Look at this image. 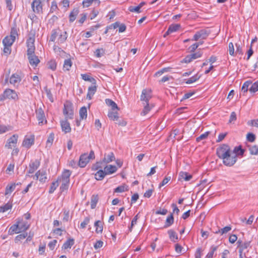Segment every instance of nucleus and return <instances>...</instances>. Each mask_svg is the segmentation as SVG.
<instances>
[{"mask_svg": "<svg viewBox=\"0 0 258 258\" xmlns=\"http://www.w3.org/2000/svg\"><path fill=\"white\" fill-rule=\"evenodd\" d=\"M218 157L222 159L223 163L227 166H232L236 162L237 158L234 153L232 152L230 147L226 144H223L216 150Z\"/></svg>", "mask_w": 258, "mask_h": 258, "instance_id": "f257e3e1", "label": "nucleus"}, {"mask_svg": "<svg viewBox=\"0 0 258 258\" xmlns=\"http://www.w3.org/2000/svg\"><path fill=\"white\" fill-rule=\"evenodd\" d=\"M95 154L93 150H91L88 155L87 153H84L80 157L78 162V165L81 168L85 167L89 161L91 159H95Z\"/></svg>", "mask_w": 258, "mask_h": 258, "instance_id": "f03ea898", "label": "nucleus"}, {"mask_svg": "<svg viewBox=\"0 0 258 258\" xmlns=\"http://www.w3.org/2000/svg\"><path fill=\"white\" fill-rule=\"evenodd\" d=\"M12 99L14 100H18V95L17 93L14 90L11 89H6L0 98V101H3L5 99Z\"/></svg>", "mask_w": 258, "mask_h": 258, "instance_id": "7ed1b4c3", "label": "nucleus"}, {"mask_svg": "<svg viewBox=\"0 0 258 258\" xmlns=\"http://www.w3.org/2000/svg\"><path fill=\"white\" fill-rule=\"evenodd\" d=\"M63 113L66 118L72 119L74 116L73 104L70 102H66L64 104Z\"/></svg>", "mask_w": 258, "mask_h": 258, "instance_id": "20e7f679", "label": "nucleus"}, {"mask_svg": "<svg viewBox=\"0 0 258 258\" xmlns=\"http://www.w3.org/2000/svg\"><path fill=\"white\" fill-rule=\"evenodd\" d=\"M36 115L39 125H42L47 122L44 111L41 107L36 110Z\"/></svg>", "mask_w": 258, "mask_h": 258, "instance_id": "39448f33", "label": "nucleus"}, {"mask_svg": "<svg viewBox=\"0 0 258 258\" xmlns=\"http://www.w3.org/2000/svg\"><path fill=\"white\" fill-rule=\"evenodd\" d=\"M209 34L210 33L205 29L200 30L196 33L191 40L192 41H198L200 39H206Z\"/></svg>", "mask_w": 258, "mask_h": 258, "instance_id": "423d86ee", "label": "nucleus"}, {"mask_svg": "<svg viewBox=\"0 0 258 258\" xmlns=\"http://www.w3.org/2000/svg\"><path fill=\"white\" fill-rule=\"evenodd\" d=\"M42 2L40 0H34L31 4V7L35 13L40 14L42 13Z\"/></svg>", "mask_w": 258, "mask_h": 258, "instance_id": "0eeeda50", "label": "nucleus"}, {"mask_svg": "<svg viewBox=\"0 0 258 258\" xmlns=\"http://www.w3.org/2000/svg\"><path fill=\"white\" fill-rule=\"evenodd\" d=\"M18 135H13L7 140V143L5 145V147L8 149H12V147H15L18 142Z\"/></svg>", "mask_w": 258, "mask_h": 258, "instance_id": "6e6552de", "label": "nucleus"}, {"mask_svg": "<svg viewBox=\"0 0 258 258\" xmlns=\"http://www.w3.org/2000/svg\"><path fill=\"white\" fill-rule=\"evenodd\" d=\"M151 91L150 90L144 89L141 95V100L144 102L143 103H149L151 98Z\"/></svg>", "mask_w": 258, "mask_h": 258, "instance_id": "1a4fd4ad", "label": "nucleus"}, {"mask_svg": "<svg viewBox=\"0 0 258 258\" xmlns=\"http://www.w3.org/2000/svg\"><path fill=\"white\" fill-rule=\"evenodd\" d=\"M22 74L16 73L12 75L10 78V84L15 86L20 83L22 80Z\"/></svg>", "mask_w": 258, "mask_h": 258, "instance_id": "9d476101", "label": "nucleus"}, {"mask_svg": "<svg viewBox=\"0 0 258 258\" xmlns=\"http://www.w3.org/2000/svg\"><path fill=\"white\" fill-rule=\"evenodd\" d=\"M251 242L250 241L243 242L241 240H238L237 242L238 251L244 252V250L250 247Z\"/></svg>", "mask_w": 258, "mask_h": 258, "instance_id": "9b49d317", "label": "nucleus"}, {"mask_svg": "<svg viewBox=\"0 0 258 258\" xmlns=\"http://www.w3.org/2000/svg\"><path fill=\"white\" fill-rule=\"evenodd\" d=\"M40 162L38 160L31 161L29 164V169L28 171V174L33 173L39 167Z\"/></svg>", "mask_w": 258, "mask_h": 258, "instance_id": "f8f14e48", "label": "nucleus"}, {"mask_svg": "<svg viewBox=\"0 0 258 258\" xmlns=\"http://www.w3.org/2000/svg\"><path fill=\"white\" fill-rule=\"evenodd\" d=\"M57 37L58 38L56 43H57L58 44H60L66 41L68 37V34L66 31L62 32L59 29V34Z\"/></svg>", "mask_w": 258, "mask_h": 258, "instance_id": "ddd939ff", "label": "nucleus"}, {"mask_svg": "<svg viewBox=\"0 0 258 258\" xmlns=\"http://www.w3.org/2000/svg\"><path fill=\"white\" fill-rule=\"evenodd\" d=\"M97 85L96 84H92V86H90L88 89V93L87 95V99L91 100L93 96L95 94L97 91Z\"/></svg>", "mask_w": 258, "mask_h": 258, "instance_id": "4468645a", "label": "nucleus"}, {"mask_svg": "<svg viewBox=\"0 0 258 258\" xmlns=\"http://www.w3.org/2000/svg\"><path fill=\"white\" fill-rule=\"evenodd\" d=\"M71 171L69 170L65 169L61 174L60 177H58L57 179L59 181H70V177L71 175Z\"/></svg>", "mask_w": 258, "mask_h": 258, "instance_id": "2eb2a0df", "label": "nucleus"}, {"mask_svg": "<svg viewBox=\"0 0 258 258\" xmlns=\"http://www.w3.org/2000/svg\"><path fill=\"white\" fill-rule=\"evenodd\" d=\"M34 143V136L30 138H25L22 143V146L25 148L29 149Z\"/></svg>", "mask_w": 258, "mask_h": 258, "instance_id": "dca6fc26", "label": "nucleus"}, {"mask_svg": "<svg viewBox=\"0 0 258 258\" xmlns=\"http://www.w3.org/2000/svg\"><path fill=\"white\" fill-rule=\"evenodd\" d=\"M60 124L62 131L64 132V133L66 134L71 132V128L70 123L67 120V118L64 120L61 121Z\"/></svg>", "mask_w": 258, "mask_h": 258, "instance_id": "f3484780", "label": "nucleus"}, {"mask_svg": "<svg viewBox=\"0 0 258 258\" xmlns=\"http://www.w3.org/2000/svg\"><path fill=\"white\" fill-rule=\"evenodd\" d=\"M20 232H25L29 228V224L26 221L21 220L17 222Z\"/></svg>", "mask_w": 258, "mask_h": 258, "instance_id": "a211bd4d", "label": "nucleus"}, {"mask_svg": "<svg viewBox=\"0 0 258 258\" xmlns=\"http://www.w3.org/2000/svg\"><path fill=\"white\" fill-rule=\"evenodd\" d=\"M117 167L114 165H106L104 168V170L106 175L111 174L115 173L117 171Z\"/></svg>", "mask_w": 258, "mask_h": 258, "instance_id": "6ab92c4d", "label": "nucleus"}, {"mask_svg": "<svg viewBox=\"0 0 258 258\" xmlns=\"http://www.w3.org/2000/svg\"><path fill=\"white\" fill-rule=\"evenodd\" d=\"M115 159L114 154L112 152H110L108 154H105L102 162L107 164L115 160Z\"/></svg>", "mask_w": 258, "mask_h": 258, "instance_id": "aec40b11", "label": "nucleus"}, {"mask_svg": "<svg viewBox=\"0 0 258 258\" xmlns=\"http://www.w3.org/2000/svg\"><path fill=\"white\" fill-rule=\"evenodd\" d=\"M30 64L32 66L36 67L39 63L40 60L35 54L28 56Z\"/></svg>", "mask_w": 258, "mask_h": 258, "instance_id": "412c9836", "label": "nucleus"}, {"mask_svg": "<svg viewBox=\"0 0 258 258\" xmlns=\"http://www.w3.org/2000/svg\"><path fill=\"white\" fill-rule=\"evenodd\" d=\"M118 110H109L108 113V118L112 120L113 121H117L119 119L118 113L117 112Z\"/></svg>", "mask_w": 258, "mask_h": 258, "instance_id": "4be33fe9", "label": "nucleus"}, {"mask_svg": "<svg viewBox=\"0 0 258 258\" xmlns=\"http://www.w3.org/2000/svg\"><path fill=\"white\" fill-rule=\"evenodd\" d=\"M106 104L109 107H111V110H119V108L117 106V104L110 99H105Z\"/></svg>", "mask_w": 258, "mask_h": 258, "instance_id": "5701e85b", "label": "nucleus"}, {"mask_svg": "<svg viewBox=\"0 0 258 258\" xmlns=\"http://www.w3.org/2000/svg\"><path fill=\"white\" fill-rule=\"evenodd\" d=\"M144 105V109L141 114L143 116L146 115L152 108L154 107V105L152 104H149V103H143Z\"/></svg>", "mask_w": 258, "mask_h": 258, "instance_id": "b1692460", "label": "nucleus"}, {"mask_svg": "<svg viewBox=\"0 0 258 258\" xmlns=\"http://www.w3.org/2000/svg\"><path fill=\"white\" fill-rule=\"evenodd\" d=\"M20 232H21L19 228V224H18L17 222L11 226L9 230V233L10 235H12L14 233H19Z\"/></svg>", "mask_w": 258, "mask_h": 258, "instance_id": "393cba45", "label": "nucleus"}, {"mask_svg": "<svg viewBox=\"0 0 258 258\" xmlns=\"http://www.w3.org/2000/svg\"><path fill=\"white\" fill-rule=\"evenodd\" d=\"M95 178L97 180H101L106 175L105 172L104 170L102 169H99L98 171L95 174Z\"/></svg>", "mask_w": 258, "mask_h": 258, "instance_id": "a878e982", "label": "nucleus"}, {"mask_svg": "<svg viewBox=\"0 0 258 258\" xmlns=\"http://www.w3.org/2000/svg\"><path fill=\"white\" fill-rule=\"evenodd\" d=\"M16 186V184L15 183H12L7 185L6 187L5 195L6 196L11 194L15 190Z\"/></svg>", "mask_w": 258, "mask_h": 258, "instance_id": "bb28decb", "label": "nucleus"}, {"mask_svg": "<svg viewBox=\"0 0 258 258\" xmlns=\"http://www.w3.org/2000/svg\"><path fill=\"white\" fill-rule=\"evenodd\" d=\"M74 243V239L73 238H69L63 243L62 248L64 249L71 248Z\"/></svg>", "mask_w": 258, "mask_h": 258, "instance_id": "cd10ccee", "label": "nucleus"}, {"mask_svg": "<svg viewBox=\"0 0 258 258\" xmlns=\"http://www.w3.org/2000/svg\"><path fill=\"white\" fill-rule=\"evenodd\" d=\"M81 77L82 79L85 81H89L92 84H96V80L94 78L87 74H81Z\"/></svg>", "mask_w": 258, "mask_h": 258, "instance_id": "c85d7f7f", "label": "nucleus"}, {"mask_svg": "<svg viewBox=\"0 0 258 258\" xmlns=\"http://www.w3.org/2000/svg\"><path fill=\"white\" fill-rule=\"evenodd\" d=\"M168 234L171 241L175 242L178 240V236L176 233L173 230L170 229L168 231Z\"/></svg>", "mask_w": 258, "mask_h": 258, "instance_id": "c756f323", "label": "nucleus"}, {"mask_svg": "<svg viewBox=\"0 0 258 258\" xmlns=\"http://www.w3.org/2000/svg\"><path fill=\"white\" fill-rule=\"evenodd\" d=\"M192 178L190 174H188L186 172H180L179 174V180L183 179L185 181H189Z\"/></svg>", "mask_w": 258, "mask_h": 258, "instance_id": "7c9ffc66", "label": "nucleus"}, {"mask_svg": "<svg viewBox=\"0 0 258 258\" xmlns=\"http://www.w3.org/2000/svg\"><path fill=\"white\" fill-rule=\"evenodd\" d=\"M12 208V203L11 202H8L3 206L0 207V212L4 213L8 211L9 210L11 209Z\"/></svg>", "mask_w": 258, "mask_h": 258, "instance_id": "2f4dec72", "label": "nucleus"}, {"mask_svg": "<svg viewBox=\"0 0 258 258\" xmlns=\"http://www.w3.org/2000/svg\"><path fill=\"white\" fill-rule=\"evenodd\" d=\"M94 226L96 228V232L97 233H102L103 231V225L100 220L96 221L94 223Z\"/></svg>", "mask_w": 258, "mask_h": 258, "instance_id": "473e14b6", "label": "nucleus"}, {"mask_svg": "<svg viewBox=\"0 0 258 258\" xmlns=\"http://www.w3.org/2000/svg\"><path fill=\"white\" fill-rule=\"evenodd\" d=\"M78 13L79 10L78 9H73L69 15V21L70 22H73L75 20Z\"/></svg>", "mask_w": 258, "mask_h": 258, "instance_id": "72a5a7b5", "label": "nucleus"}, {"mask_svg": "<svg viewBox=\"0 0 258 258\" xmlns=\"http://www.w3.org/2000/svg\"><path fill=\"white\" fill-rule=\"evenodd\" d=\"M174 222V218L172 214H171L170 215L167 217L165 224L164 225V228H167L170 227L171 225L173 224Z\"/></svg>", "mask_w": 258, "mask_h": 258, "instance_id": "f704fd0d", "label": "nucleus"}, {"mask_svg": "<svg viewBox=\"0 0 258 258\" xmlns=\"http://www.w3.org/2000/svg\"><path fill=\"white\" fill-rule=\"evenodd\" d=\"M59 34V29H53L51 32V36L50 37V41L55 42L57 37Z\"/></svg>", "mask_w": 258, "mask_h": 258, "instance_id": "c9c22d12", "label": "nucleus"}, {"mask_svg": "<svg viewBox=\"0 0 258 258\" xmlns=\"http://www.w3.org/2000/svg\"><path fill=\"white\" fill-rule=\"evenodd\" d=\"M15 40L8 36H6L3 40L4 45H7L8 46H12Z\"/></svg>", "mask_w": 258, "mask_h": 258, "instance_id": "e433bc0d", "label": "nucleus"}, {"mask_svg": "<svg viewBox=\"0 0 258 258\" xmlns=\"http://www.w3.org/2000/svg\"><path fill=\"white\" fill-rule=\"evenodd\" d=\"M232 152L234 153V154L236 156V158H237L238 155H243L244 150L241 148L240 146H239L235 147L233 150H232Z\"/></svg>", "mask_w": 258, "mask_h": 258, "instance_id": "4c0bfd02", "label": "nucleus"}, {"mask_svg": "<svg viewBox=\"0 0 258 258\" xmlns=\"http://www.w3.org/2000/svg\"><path fill=\"white\" fill-rule=\"evenodd\" d=\"M72 66V62L70 59H66L64 61L63 69L64 71H69Z\"/></svg>", "mask_w": 258, "mask_h": 258, "instance_id": "58836bf2", "label": "nucleus"}, {"mask_svg": "<svg viewBox=\"0 0 258 258\" xmlns=\"http://www.w3.org/2000/svg\"><path fill=\"white\" fill-rule=\"evenodd\" d=\"M80 118L82 119L87 118V111L86 107L84 106L81 108L79 111Z\"/></svg>", "mask_w": 258, "mask_h": 258, "instance_id": "ea45409f", "label": "nucleus"}, {"mask_svg": "<svg viewBox=\"0 0 258 258\" xmlns=\"http://www.w3.org/2000/svg\"><path fill=\"white\" fill-rule=\"evenodd\" d=\"M54 139V134L53 133H50L46 141V147H50L53 143Z\"/></svg>", "mask_w": 258, "mask_h": 258, "instance_id": "a19ab883", "label": "nucleus"}, {"mask_svg": "<svg viewBox=\"0 0 258 258\" xmlns=\"http://www.w3.org/2000/svg\"><path fill=\"white\" fill-rule=\"evenodd\" d=\"M58 179H57V180L52 182L49 189V193L52 194L56 189V188L58 186Z\"/></svg>", "mask_w": 258, "mask_h": 258, "instance_id": "79ce46f5", "label": "nucleus"}, {"mask_svg": "<svg viewBox=\"0 0 258 258\" xmlns=\"http://www.w3.org/2000/svg\"><path fill=\"white\" fill-rule=\"evenodd\" d=\"M61 182V184L60 186V190L61 192H63L68 189L70 184V181H59Z\"/></svg>", "mask_w": 258, "mask_h": 258, "instance_id": "37998d69", "label": "nucleus"}, {"mask_svg": "<svg viewBox=\"0 0 258 258\" xmlns=\"http://www.w3.org/2000/svg\"><path fill=\"white\" fill-rule=\"evenodd\" d=\"M180 27V25L179 24H172L169 26L168 27V32H170L171 33L177 31L179 28Z\"/></svg>", "mask_w": 258, "mask_h": 258, "instance_id": "c03bdc74", "label": "nucleus"}, {"mask_svg": "<svg viewBox=\"0 0 258 258\" xmlns=\"http://www.w3.org/2000/svg\"><path fill=\"white\" fill-rule=\"evenodd\" d=\"M200 76L198 75V74H196L193 76L192 77H190L188 79H187L185 83L187 84H191L198 81L200 78Z\"/></svg>", "mask_w": 258, "mask_h": 258, "instance_id": "a18cd8bd", "label": "nucleus"}, {"mask_svg": "<svg viewBox=\"0 0 258 258\" xmlns=\"http://www.w3.org/2000/svg\"><path fill=\"white\" fill-rule=\"evenodd\" d=\"M217 249V246L213 245L211 247L209 252L206 255L207 258H212L214 255V252L216 251Z\"/></svg>", "mask_w": 258, "mask_h": 258, "instance_id": "49530a36", "label": "nucleus"}, {"mask_svg": "<svg viewBox=\"0 0 258 258\" xmlns=\"http://www.w3.org/2000/svg\"><path fill=\"white\" fill-rule=\"evenodd\" d=\"M98 198L97 196L93 195L92 196L91 198V209H94L96 206V204L98 202Z\"/></svg>", "mask_w": 258, "mask_h": 258, "instance_id": "de8ad7c7", "label": "nucleus"}, {"mask_svg": "<svg viewBox=\"0 0 258 258\" xmlns=\"http://www.w3.org/2000/svg\"><path fill=\"white\" fill-rule=\"evenodd\" d=\"M27 237V233L24 232L22 234H20L17 235L15 238V243H18L21 240L24 239L25 238Z\"/></svg>", "mask_w": 258, "mask_h": 258, "instance_id": "09e8293b", "label": "nucleus"}, {"mask_svg": "<svg viewBox=\"0 0 258 258\" xmlns=\"http://www.w3.org/2000/svg\"><path fill=\"white\" fill-rule=\"evenodd\" d=\"M231 230V227L230 226H227L225 227L219 229L218 231H216V233H221L222 235L223 234H225L228 233L229 231H230Z\"/></svg>", "mask_w": 258, "mask_h": 258, "instance_id": "8fccbe9b", "label": "nucleus"}, {"mask_svg": "<svg viewBox=\"0 0 258 258\" xmlns=\"http://www.w3.org/2000/svg\"><path fill=\"white\" fill-rule=\"evenodd\" d=\"M8 36L15 41L16 37L18 36V31L16 27H13L11 28L10 35Z\"/></svg>", "mask_w": 258, "mask_h": 258, "instance_id": "3c124183", "label": "nucleus"}, {"mask_svg": "<svg viewBox=\"0 0 258 258\" xmlns=\"http://www.w3.org/2000/svg\"><path fill=\"white\" fill-rule=\"evenodd\" d=\"M250 153L251 155H258V146L254 145L249 146V148Z\"/></svg>", "mask_w": 258, "mask_h": 258, "instance_id": "603ef678", "label": "nucleus"}, {"mask_svg": "<svg viewBox=\"0 0 258 258\" xmlns=\"http://www.w3.org/2000/svg\"><path fill=\"white\" fill-rule=\"evenodd\" d=\"M249 91L251 93H255L258 91V81L254 83H251V86L249 88Z\"/></svg>", "mask_w": 258, "mask_h": 258, "instance_id": "864d4df0", "label": "nucleus"}, {"mask_svg": "<svg viewBox=\"0 0 258 258\" xmlns=\"http://www.w3.org/2000/svg\"><path fill=\"white\" fill-rule=\"evenodd\" d=\"M48 68L52 71H54L56 68V62L54 60H51L48 62Z\"/></svg>", "mask_w": 258, "mask_h": 258, "instance_id": "5fc2aeb1", "label": "nucleus"}, {"mask_svg": "<svg viewBox=\"0 0 258 258\" xmlns=\"http://www.w3.org/2000/svg\"><path fill=\"white\" fill-rule=\"evenodd\" d=\"M94 53L97 57H100L105 54V50L103 48H98L95 50Z\"/></svg>", "mask_w": 258, "mask_h": 258, "instance_id": "6e6d98bb", "label": "nucleus"}, {"mask_svg": "<svg viewBox=\"0 0 258 258\" xmlns=\"http://www.w3.org/2000/svg\"><path fill=\"white\" fill-rule=\"evenodd\" d=\"M90 218L89 216L85 218L84 221L81 223L80 227L82 229L86 228V226L89 223Z\"/></svg>", "mask_w": 258, "mask_h": 258, "instance_id": "4d7b16f0", "label": "nucleus"}, {"mask_svg": "<svg viewBox=\"0 0 258 258\" xmlns=\"http://www.w3.org/2000/svg\"><path fill=\"white\" fill-rule=\"evenodd\" d=\"M252 82L251 81H246L244 83L241 88V91L245 93L247 91L248 87L251 85Z\"/></svg>", "mask_w": 258, "mask_h": 258, "instance_id": "13d9d810", "label": "nucleus"}, {"mask_svg": "<svg viewBox=\"0 0 258 258\" xmlns=\"http://www.w3.org/2000/svg\"><path fill=\"white\" fill-rule=\"evenodd\" d=\"M210 134V132H206L205 133L201 135L199 137H198L196 140L197 142H200L203 140H205L207 138L208 136Z\"/></svg>", "mask_w": 258, "mask_h": 258, "instance_id": "bf43d9fd", "label": "nucleus"}, {"mask_svg": "<svg viewBox=\"0 0 258 258\" xmlns=\"http://www.w3.org/2000/svg\"><path fill=\"white\" fill-rule=\"evenodd\" d=\"M125 190H127V188L125 185H120L114 189V192H122Z\"/></svg>", "mask_w": 258, "mask_h": 258, "instance_id": "052dcab7", "label": "nucleus"}, {"mask_svg": "<svg viewBox=\"0 0 258 258\" xmlns=\"http://www.w3.org/2000/svg\"><path fill=\"white\" fill-rule=\"evenodd\" d=\"M39 181L41 182H45L47 179L46 174L45 172H41L39 177Z\"/></svg>", "mask_w": 258, "mask_h": 258, "instance_id": "680f3d73", "label": "nucleus"}, {"mask_svg": "<svg viewBox=\"0 0 258 258\" xmlns=\"http://www.w3.org/2000/svg\"><path fill=\"white\" fill-rule=\"evenodd\" d=\"M140 7L138 6L137 7L130 6L128 7V10L131 12H136L137 13H140L141 11H140Z\"/></svg>", "mask_w": 258, "mask_h": 258, "instance_id": "e2e57ef3", "label": "nucleus"}, {"mask_svg": "<svg viewBox=\"0 0 258 258\" xmlns=\"http://www.w3.org/2000/svg\"><path fill=\"white\" fill-rule=\"evenodd\" d=\"M139 214H137L135 217L134 218H133V219L132 220V222H131V226L129 227V230L130 231H132V229L133 228V227L134 226V225H135V224H137V220L139 218Z\"/></svg>", "mask_w": 258, "mask_h": 258, "instance_id": "0e129e2a", "label": "nucleus"}, {"mask_svg": "<svg viewBox=\"0 0 258 258\" xmlns=\"http://www.w3.org/2000/svg\"><path fill=\"white\" fill-rule=\"evenodd\" d=\"M45 92H46L47 97L48 98V99L50 100V101L51 102H53V96L50 90L46 89Z\"/></svg>", "mask_w": 258, "mask_h": 258, "instance_id": "69168bd1", "label": "nucleus"}, {"mask_svg": "<svg viewBox=\"0 0 258 258\" xmlns=\"http://www.w3.org/2000/svg\"><path fill=\"white\" fill-rule=\"evenodd\" d=\"M4 53L8 56L11 53V46H8L7 45H4Z\"/></svg>", "mask_w": 258, "mask_h": 258, "instance_id": "338daca9", "label": "nucleus"}, {"mask_svg": "<svg viewBox=\"0 0 258 258\" xmlns=\"http://www.w3.org/2000/svg\"><path fill=\"white\" fill-rule=\"evenodd\" d=\"M27 47H28V49H27L28 56L35 54H34L35 46H30Z\"/></svg>", "mask_w": 258, "mask_h": 258, "instance_id": "774afa93", "label": "nucleus"}]
</instances>
